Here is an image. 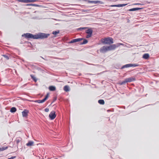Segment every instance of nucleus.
<instances>
[{
    "label": "nucleus",
    "mask_w": 159,
    "mask_h": 159,
    "mask_svg": "<svg viewBox=\"0 0 159 159\" xmlns=\"http://www.w3.org/2000/svg\"><path fill=\"white\" fill-rule=\"evenodd\" d=\"M92 34H88L87 36H86V38H89L90 37H91L92 36Z\"/></svg>",
    "instance_id": "31"
},
{
    "label": "nucleus",
    "mask_w": 159,
    "mask_h": 159,
    "mask_svg": "<svg viewBox=\"0 0 159 159\" xmlns=\"http://www.w3.org/2000/svg\"><path fill=\"white\" fill-rule=\"evenodd\" d=\"M140 8H131L129 10V11H135L137 10H139Z\"/></svg>",
    "instance_id": "19"
},
{
    "label": "nucleus",
    "mask_w": 159,
    "mask_h": 159,
    "mask_svg": "<svg viewBox=\"0 0 159 159\" xmlns=\"http://www.w3.org/2000/svg\"><path fill=\"white\" fill-rule=\"evenodd\" d=\"M45 101L44 100V99L42 100H36L34 101L35 102H38V103H42L44 102Z\"/></svg>",
    "instance_id": "11"
},
{
    "label": "nucleus",
    "mask_w": 159,
    "mask_h": 159,
    "mask_svg": "<svg viewBox=\"0 0 159 159\" xmlns=\"http://www.w3.org/2000/svg\"><path fill=\"white\" fill-rule=\"evenodd\" d=\"M75 39H73L70 42H69V43H75Z\"/></svg>",
    "instance_id": "32"
},
{
    "label": "nucleus",
    "mask_w": 159,
    "mask_h": 159,
    "mask_svg": "<svg viewBox=\"0 0 159 159\" xmlns=\"http://www.w3.org/2000/svg\"><path fill=\"white\" fill-rule=\"evenodd\" d=\"M98 102L100 104L103 105L104 104L105 102L104 100L100 99L98 101Z\"/></svg>",
    "instance_id": "17"
},
{
    "label": "nucleus",
    "mask_w": 159,
    "mask_h": 159,
    "mask_svg": "<svg viewBox=\"0 0 159 159\" xmlns=\"http://www.w3.org/2000/svg\"><path fill=\"white\" fill-rule=\"evenodd\" d=\"M101 41L102 43L105 44H110L113 43V39L110 37L105 38L102 39Z\"/></svg>",
    "instance_id": "2"
},
{
    "label": "nucleus",
    "mask_w": 159,
    "mask_h": 159,
    "mask_svg": "<svg viewBox=\"0 0 159 159\" xmlns=\"http://www.w3.org/2000/svg\"><path fill=\"white\" fill-rule=\"evenodd\" d=\"M126 83H127V82H126V79H125L124 81L120 82V85H123Z\"/></svg>",
    "instance_id": "22"
},
{
    "label": "nucleus",
    "mask_w": 159,
    "mask_h": 159,
    "mask_svg": "<svg viewBox=\"0 0 159 159\" xmlns=\"http://www.w3.org/2000/svg\"><path fill=\"white\" fill-rule=\"evenodd\" d=\"M34 142L32 141H29L28 143H26V145L27 146H30L33 145Z\"/></svg>",
    "instance_id": "15"
},
{
    "label": "nucleus",
    "mask_w": 159,
    "mask_h": 159,
    "mask_svg": "<svg viewBox=\"0 0 159 159\" xmlns=\"http://www.w3.org/2000/svg\"><path fill=\"white\" fill-rule=\"evenodd\" d=\"M49 117L51 120L54 119L56 117L55 112L54 111H51L49 115Z\"/></svg>",
    "instance_id": "6"
},
{
    "label": "nucleus",
    "mask_w": 159,
    "mask_h": 159,
    "mask_svg": "<svg viewBox=\"0 0 159 159\" xmlns=\"http://www.w3.org/2000/svg\"><path fill=\"white\" fill-rule=\"evenodd\" d=\"M7 148V147H3L2 148H0V151H3Z\"/></svg>",
    "instance_id": "23"
},
{
    "label": "nucleus",
    "mask_w": 159,
    "mask_h": 159,
    "mask_svg": "<svg viewBox=\"0 0 159 159\" xmlns=\"http://www.w3.org/2000/svg\"><path fill=\"white\" fill-rule=\"evenodd\" d=\"M59 33V30H57L55 31H53L52 32V34L54 35H56Z\"/></svg>",
    "instance_id": "20"
},
{
    "label": "nucleus",
    "mask_w": 159,
    "mask_h": 159,
    "mask_svg": "<svg viewBox=\"0 0 159 159\" xmlns=\"http://www.w3.org/2000/svg\"><path fill=\"white\" fill-rule=\"evenodd\" d=\"M49 96V93H47L45 98H44V100L46 101L48 98Z\"/></svg>",
    "instance_id": "25"
},
{
    "label": "nucleus",
    "mask_w": 159,
    "mask_h": 159,
    "mask_svg": "<svg viewBox=\"0 0 159 159\" xmlns=\"http://www.w3.org/2000/svg\"><path fill=\"white\" fill-rule=\"evenodd\" d=\"M108 51H109L108 46H104L102 47L100 50V51L101 52L104 53Z\"/></svg>",
    "instance_id": "5"
},
{
    "label": "nucleus",
    "mask_w": 159,
    "mask_h": 159,
    "mask_svg": "<svg viewBox=\"0 0 159 159\" xmlns=\"http://www.w3.org/2000/svg\"><path fill=\"white\" fill-rule=\"evenodd\" d=\"M49 35V34L43 33H39L38 34L33 35V34L27 33L24 34L22 35V37L25 36L26 38H31L34 39H43L47 38Z\"/></svg>",
    "instance_id": "1"
},
{
    "label": "nucleus",
    "mask_w": 159,
    "mask_h": 159,
    "mask_svg": "<svg viewBox=\"0 0 159 159\" xmlns=\"http://www.w3.org/2000/svg\"><path fill=\"white\" fill-rule=\"evenodd\" d=\"M149 57V55L148 54H145L143 56V57L145 59H147Z\"/></svg>",
    "instance_id": "16"
},
{
    "label": "nucleus",
    "mask_w": 159,
    "mask_h": 159,
    "mask_svg": "<svg viewBox=\"0 0 159 159\" xmlns=\"http://www.w3.org/2000/svg\"><path fill=\"white\" fill-rule=\"evenodd\" d=\"M38 1V0H29V2H34Z\"/></svg>",
    "instance_id": "29"
},
{
    "label": "nucleus",
    "mask_w": 159,
    "mask_h": 159,
    "mask_svg": "<svg viewBox=\"0 0 159 159\" xmlns=\"http://www.w3.org/2000/svg\"><path fill=\"white\" fill-rule=\"evenodd\" d=\"M49 89L51 91H54L56 90V87L52 86H50L49 87Z\"/></svg>",
    "instance_id": "12"
},
{
    "label": "nucleus",
    "mask_w": 159,
    "mask_h": 159,
    "mask_svg": "<svg viewBox=\"0 0 159 159\" xmlns=\"http://www.w3.org/2000/svg\"><path fill=\"white\" fill-rule=\"evenodd\" d=\"M127 5V4H117V5H111L110 6H109V7H122L125 6Z\"/></svg>",
    "instance_id": "8"
},
{
    "label": "nucleus",
    "mask_w": 159,
    "mask_h": 159,
    "mask_svg": "<svg viewBox=\"0 0 159 159\" xmlns=\"http://www.w3.org/2000/svg\"><path fill=\"white\" fill-rule=\"evenodd\" d=\"M64 89L66 92L69 91L70 90L69 86L67 85L65 86L64 87Z\"/></svg>",
    "instance_id": "14"
},
{
    "label": "nucleus",
    "mask_w": 159,
    "mask_h": 159,
    "mask_svg": "<svg viewBox=\"0 0 159 159\" xmlns=\"http://www.w3.org/2000/svg\"><path fill=\"white\" fill-rule=\"evenodd\" d=\"M86 33L89 34H92L93 31L91 29H89L86 31Z\"/></svg>",
    "instance_id": "13"
},
{
    "label": "nucleus",
    "mask_w": 159,
    "mask_h": 159,
    "mask_svg": "<svg viewBox=\"0 0 159 159\" xmlns=\"http://www.w3.org/2000/svg\"><path fill=\"white\" fill-rule=\"evenodd\" d=\"M16 157H12L10 158H8L7 159H13Z\"/></svg>",
    "instance_id": "34"
},
{
    "label": "nucleus",
    "mask_w": 159,
    "mask_h": 159,
    "mask_svg": "<svg viewBox=\"0 0 159 159\" xmlns=\"http://www.w3.org/2000/svg\"><path fill=\"white\" fill-rule=\"evenodd\" d=\"M20 139L18 138V139H16V143L18 144L20 142Z\"/></svg>",
    "instance_id": "27"
},
{
    "label": "nucleus",
    "mask_w": 159,
    "mask_h": 159,
    "mask_svg": "<svg viewBox=\"0 0 159 159\" xmlns=\"http://www.w3.org/2000/svg\"><path fill=\"white\" fill-rule=\"evenodd\" d=\"M127 82H131L135 80V78L133 77H129L125 79Z\"/></svg>",
    "instance_id": "10"
},
{
    "label": "nucleus",
    "mask_w": 159,
    "mask_h": 159,
    "mask_svg": "<svg viewBox=\"0 0 159 159\" xmlns=\"http://www.w3.org/2000/svg\"><path fill=\"white\" fill-rule=\"evenodd\" d=\"M138 66V65L136 64H126L123 66L121 67V69H123L125 68H128L131 67H135Z\"/></svg>",
    "instance_id": "4"
},
{
    "label": "nucleus",
    "mask_w": 159,
    "mask_h": 159,
    "mask_svg": "<svg viewBox=\"0 0 159 159\" xmlns=\"http://www.w3.org/2000/svg\"><path fill=\"white\" fill-rule=\"evenodd\" d=\"M3 56L4 57L6 58L7 59H9V58L8 56H7V55H3Z\"/></svg>",
    "instance_id": "30"
},
{
    "label": "nucleus",
    "mask_w": 159,
    "mask_h": 159,
    "mask_svg": "<svg viewBox=\"0 0 159 159\" xmlns=\"http://www.w3.org/2000/svg\"><path fill=\"white\" fill-rule=\"evenodd\" d=\"M32 79L35 82L37 80L35 77L34 76L31 75Z\"/></svg>",
    "instance_id": "28"
},
{
    "label": "nucleus",
    "mask_w": 159,
    "mask_h": 159,
    "mask_svg": "<svg viewBox=\"0 0 159 159\" xmlns=\"http://www.w3.org/2000/svg\"><path fill=\"white\" fill-rule=\"evenodd\" d=\"M88 40L86 39H84L83 41V42L82 43H81V44H85L88 43Z\"/></svg>",
    "instance_id": "24"
},
{
    "label": "nucleus",
    "mask_w": 159,
    "mask_h": 159,
    "mask_svg": "<svg viewBox=\"0 0 159 159\" xmlns=\"http://www.w3.org/2000/svg\"><path fill=\"white\" fill-rule=\"evenodd\" d=\"M123 45V44L122 43H117L116 45L112 44L110 46H108L109 50H114L116 47L119 46L120 45Z\"/></svg>",
    "instance_id": "3"
},
{
    "label": "nucleus",
    "mask_w": 159,
    "mask_h": 159,
    "mask_svg": "<svg viewBox=\"0 0 159 159\" xmlns=\"http://www.w3.org/2000/svg\"><path fill=\"white\" fill-rule=\"evenodd\" d=\"M85 28H79L78 29V30H82L84 29H85Z\"/></svg>",
    "instance_id": "35"
},
{
    "label": "nucleus",
    "mask_w": 159,
    "mask_h": 159,
    "mask_svg": "<svg viewBox=\"0 0 159 159\" xmlns=\"http://www.w3.org/2000/svg\"><path fill=\"white\" fill-rule=\"evenodd\" d=\"M89 3H93L94 4H102V3L101 1H93V0H89L88 1Z\"/></svg>",
    "instance_id": "7"
},
{
    "label": "nucleus",
    "mask_w": 159,
    "mask_h": 159,
    "mask_svg": "<svg viewBox=\"0 0 159 159\" xmlns=\"http://www.w3.org/2000/svg\"><path fill=\"white\" fill-rule=\"evenodd\" d=\"M28 112L29 111L27 110H25L22 112L23 116L24 117H27L28 116Z\"/></svg>",
    "instance_id": "9"
},
{
    "label": "nucleus",
    "mask_w": 159,
    "mask_h": 159,
    "mask_svg": "<svg viewBox=\"0 0 159 159\" xmlns=\"http://www.w3.org/2000/svg\"><path fill=\"white\" fill-rule=\"evenodd\" d=\"M44 111L46 112H48L49 111V110L48 108H46L45 109Z\"/></svg>",
    "instance_id": "33"
},
{
    "label": "nucleus",
    "mask_w": 159,
    "mask_h": 159,
    "mask_svg": "<svg viewBox=\"0 0 159 159\" xmlns=\"http://www.w3.org/2000/svg\"><path fill=\"white\" fill-rule=\"evenodd\" d=\"M54 159H57V158H55Z\"/></svg>",
    "instance_id": "37"
},
{
    "label": "nucleus",
    "mask_w": 159,
    "mask_h": 159,
    "mask_svg": "<svg viewBox=\"0 0 159 159\" xmlns=\"http://www.w3.org/2000/svg\"><path fill=\"white\" fill-rule=\"evenodd\" d=\"M32 5L34 6H36V5L35 4H33V5Z\"/></svg>",
    "instance_id": "36"
},
{
    "label": "nucleus",
    "mask_w": 159,
    "mask_h": 159,
    "mask_svg": "<svg viewBox=\"0 0 159 159\" xmlns=\"http://www.w3.org/2000/svg\"><path fill=\"white\" fill-rule=\"evenodd\" d=\"M75 39V42H79L81 40H82L83 39L82 38H78V39Z\"/></svg>",
    "instance_id": "21"
},
{
    "label": "nucleus",
    "mask_w": 159,
    "mask_h": 159,
    "mask_svg": "<svg viewBox=\"0 0 159 159\" xmlns=\"http://www.w3.org/2000/svg\"><path fill=\"white\" fill-rule=\"evenodd\" d=\"M21 1L25 3H29V0H21Z\"/></svg>",
    "instance_id": "26"
},
{
    "label": "nucleus",
    "mask_w": 159,
    "mask_h": 159,
    "mask_svg": "<svg viewBox=\"0 0 159 159\" xmlns=\"http://www.w3.org/2000/svg\"><path fill=\"white\" fill-rule=\"evenodd\" d=\"M16 111V109L15 107H12L10 110V111L12 113L15 112Z\"/></svg>",
    "instance_id": "18"
}]
</instances>
